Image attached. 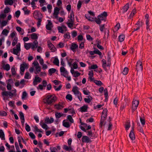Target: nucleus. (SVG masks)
I'll return each instance as SVG.
<instances>
[{"label": "nucleus", "instance_id": "obj_1", "mask_svg": "<svg viewBox=\"0 0 152 152\" xmlns=\"http://www.w3.org/2000/svg\"><path fill=\"white\" fill-rule=\"evenodd\" d=\"M107 15V13L106 12H104L103 13L99 15L98 16V19H96L95 21L98 24H100L101 23V21H106V17Z\"/></svg>", "mask_w": 152, "mask_h": 152}, {"label": "nucleus", "instance_id": "obj_2", "mask_svg": "<svg viewBox=\"0 0 152 152\" xmlns=\"http://www.w3.org/2000/svg\"><path fill=\"white\" fill-rule=\"evenodd\" d=\"M56 96L52 95H48L46 98L45 102L48 104L51 105L56 101Z\"/></svg>", "mask_w": 152, "mask_h": 152}, {"label": "nucleus", "instance_id": "obj_3", "mask_svg": "<svg viewBox=\"0 0 152 152\" xmlns=\"http://www.w3.org/2000/svg\"><path fill=\"white\" fill-rule=\"evenodd\" d=\"M143 69L142 62L139 60L137 61L136 65V69L137 72L141 71Z\"/></svg>", "mask_w": 152, "mask_h": 152}, {"label": "nucleus", "instance_id": "obj_4", "mask_svg": "<svg viewBox=\"0 0 152 152\" xmlns=\"http://www.w3.org/2000/svg\"><path fill=\"white\" fill-rule=\"evenodd\" d=\"M16 49H15L13 48V53L14 54L18 56H19L18 55V53L20 51V43H19L16 45Z\"/></svg>", "mask_w": 152, "mask_h": 152}, {"label": "nucleus", "instance_id": "obj_5", "mask_svg": "<svg viewBox=\"0 0 152 152\" xmlns=\"http://www.w3.org/2000/svg\"><path fill=\"white\" fill-rule=\"evenodd\" d=\"M1 94L2 96L3 97L9 96L10 97H12L13 96V93L11 92L4 91V90L2 92ZM3 99L4 100L5 99L4 97Z\"/></svg>", "mask_w": 152, "mask_h": 152}, {"label": "nucleus", "instance_id": "obj_6", "mask_svg": "<svg viewBox=\"0 0 152 152\" xmlns=\"http://www.w3.org/2000/svg\"><path fill=\"white\" fill-rule=\"evenodd\" d=\"M60 71L61 73V75L65 77H67L68 72L64 66H61L60 68Z\"/></svg>", "mask_w": 152, "mask_h": 152}, {"label": "nucleus", "instance_id": "obj_7", "mask_svg": "<svg viewBox=\"0 0 152 152\" xmlns=\"http://www.w3.org/2000/svg\"><path fill=\"white\" fill-rule=\"evenodd\" d=\"M139 103L138 101L136 100H133L132 102V108L133 111H135L137 108Z\"/></svg>", "mask_w": 152, "mask_h": 152}, {"label": "nucleus", "instance_id": "obj_8", "mask_svg": "<svg viewBox=\"0 0 152 152\" xmlns=\"http://www.w3.org/2000/svg\"><path fill=\"white\" fill-rule=\"evenodd\" d=\"M72 91L74 94L76 95H80L81 93L78 90V88L77 86H75L73 87L72 89Z\"/></svg>", "mask_w": 152, "mask_h": 152}, {"label": "nucleus", "instance_id": "obj_9", "mask_svg": "<svg viewBox=\"0 0 152 152\" xmlns=\"http://www.w3.org/2000/svg\"><path fill=\"white\" fill-rule=\"evenodd\" d=\"M81 140L83 142H91V141L90 139L87 136H83Z\"/></svg>", "mask_w": 152, "mask_h": 152}, {"label": "nucleus", "instance_id": "obj_10", "mask_svg": "<svg viewBox=\"0 0 152 152\" xmlns=\"http://www.w3.org/2000/svg\"><path fill=\"white\" fill-rule=\"evenodd\" d=\"M48 23L46 26V28L48 30H51L53 26V24L50 20H48Z\"/></svg>", "mask_w": 152, "mask_h": 152}, {"label": "nucleus", "instance_id": "obj_11", "mask_svg": "<svg viewBox=\"0 0 152 152\" xmlns=\"http://www.w3.org/2000/svg\"><path fill=\"white\" fill-rule=\"evenodd\" d=\"M133 130L134 128L133 127H132V130L131 131L129 134L130 138L132 140H134L135 139V136Z\"/></svg>", "mask_w": 152, "mask_h": 152}, {"label": "nucleus", "instance_id": "obj_12", "mask_svg": "<svg viewBox=\"0 0 152 152\" xmlns=\"http://www.w3.org/2000/svg\"><path fill=\"white\" fill-rule=\"evenodd\" d=\"M107 116H106L105 115L102 116L100 122V127H102L103 125L105 124H104V121L105 120V118Z\"/></svg>", "mask_w": 152, "mask_h": 152}, {"label": "nucleus", "instance_id": "obj_13", "mask_svg": "<svg viewBox=\"0 0 152 152\" xmlns=\"http://www.w3.org/2000/svg\"><path fill=\"white\" fill-rule=\"evenodd\" d=\"M2 63L3 65V69L7 71L9 70L10 68V66L9 64H7L6 65H5L4 61H2Z\"/></svg>", "mask_w": 152, "mask_h": 152}, {"label": "nucleus", "instance_id": "obj_14", "mask_svg": "<svg viewBox=\"0 0 152 152\" xmlns=\"http://www.w3.org/2000/svg\"><path fill=\"white\" fill-rule=\"evenodd\" d=\"M129 8V4L128 3H127L124 6L122 9V12L124 13L126 12Z\"/></svg>", "mask_w": 152, "mask_h": 152}, {"label": "nucleus", "instance_id": "obj_15", "mask_svg": "<svg viewBox=\"0 0 152 152\" xmlns=\"http://www.w3.org/2000/svg\"><path fill=\"white\" fill-rule=\"evenodd\" d=\"M40 124L43 129L45 130H48L49 129V128L48 127L47 125L44 123L40 122Z\"/></svg>", "mask_w": 152, "mask_h": 152}, {"label": "nucleus", "instance_id": "obj_16", "mask_svg": "<svg viewBox=\"0 0 152 152\" xmlns=\"http://www.w3.org/2000/svg\"><path fill=\"white\" fill-rule=\"evenodd\" d=\"M31 43V48L32 49L37 48L38 42L37 40H35L33 43Z\"/></svg>", "mask_w": 152, "mask_h": 152}, {"label": "nucleus", "instance_id": "obj_17", "mask_svg": "<svg viewBox=\"0 0 152 152\" xmlns=\"http://www.w3.org/2000/svg\"><path fill=\"white\" fill-rule=\"evenodd\" d=\"M88 108V106L86 105H84L82 107H80V111L81 112H86L87 111Z\"/></svg>", "mask_w": 152, "mask_h": 152}, {"label": "nucleus", "instance_id": "obj_18", "mask_svg": "<svg viewBox=\"0 0 152 152\" xmlns=\"http://www.w3.org/2000/svg\"><path fill=\"white\" fill-rule=\"evenodd\" d=\"M13 3V2L12 0H6L5 1L4 4L5 5H11Z\"/></svg>", "mask_w": 152, "mask_h": 152}, {"label": "nucleus", "instance_id": "obj_19", "mask_svg": "<svg viewBox=\"0 0 152 152\" xmlns=\"http://www.w3.org/2000/svg\"><path fill=\"white\" fill-rule=\"evenodd\" d=\"M31 47V43H26L24 44V47L25 48L28 50Z\"/></svg>", "mask_w": 152, "mask_h": 152}, {"label": "nucleus", "instance_id": "obj_20", "mask_svg": "<svg viewBox=\"0 0 152 152\" xmlns=\"http://www.w3.org/2000/svg\"><path fill=\"white\" fill-rule=\"evenodd\" d=\"M78 46L77 45L74 43H72L70 47V49L74 51L75 49L78 48Z\"/></svg>", "mask_w": 152, "mask_h": 152}, {"label": "nucleus", "instance_id": "obj_21", "mask_svg": "<svg viewBox=\"0 0 152 152\" xmlns=\"http://www.w3.org/2000/svg\"><path fill=\"white\" fill-rule=\"evenodd\" d=\"M56 117L57 118H59L63 116L64 114L61 113L56 112L55 114Z\"/></svg>", "mask_w": 152, "mask_h": 152}, {"label": "nucleus", "instance_id": "obj_22", "mask_svg": "<svg viewBox=\"0 0 152 152\" xmlns=\"http://www.w3.org/2000/svg\"><path fill=\"white\" fill-rule=\"evenodd\" d=\"M33 64L35 66L36 71L35 72V73L37 74L38 72V63L37 61H34Z\"/></svg>", "mask_w": 152, "mask_h": 152}, {"label": "nucleus", "instance_id": "obj_23", "mask_svg": "<svg viewBox=\"0 0 152 152\" xmlns=\"http://www.w3.org/2000/svg\"><path fill=\"white\" fill-rule=\"evenodd\" d=\"M70 19L68 20L69 22H74V13L73 12H72L70 14Z\"/></svg>", "mask_w": 152, "mask_h": 152}, {"label": "nucleus", "instance_id": "obj_24", "mask_svg": "<svg viewBox=\"0 0 152 152\" xmlns=\"http://www.w3.org/2000/svg\"><path fill=\"white\" fill-rule=\"evenodd\" d=\"M56 71V69L53 68H52L48 70V73L50 75H51L52 74L54 73Z\"/></svg>", "mask_w": 152, "mask_h": 152}, {"label": "nucleus", "instance_id": "obj_25", "mask_svg": "<svg viewBox=\"0 0 152 152\" xmlns=\"http://www.w3.org/2000/svg\"><path fill=\"white\" fill-rule=\"evenodd\" d=\"M65 120H64L63 121V126L66 128H69L70 127V125L69 124V123L68 122H65Z\"/></svg>", "mask_w": 152, "mask_h": 152}, {"label": "nucleus", "instance_id": "obj_26", "mask_svg": "<svg viewBox=\"0 0 152 152\" xmlns=\"http://www.w3.org/2000/svg\"><path fill=\"white\" fill-rule=\"evenodd\" d=\"M60 9L57 7H56L54 9V12L53 13V15H57L59 13Z\"/></svg>", "mask_w": 152, "mask_h": 152}, {"label": "nucleus", "instance_id": "obj_27", "mask_svg": "<svg viewBox=\"0 0 152 152\" xmlns=\"http://www.w3.org/2000/svg\"><path fill=\"white\" fill-rule=\"evenodd\" d=\"M0 137L2 140H4L5 139L4 133L1 129H0Z\"/></svg>", "mask_w": 152, "mask_h": 152}, {"label": "nucleus", "instance_id": "obj_28", "mask_svg": "<svg viewBox=\"0 0 152 152\" xmlns=\"http://www.w3.org/2000/svg\"><path fill=\"white\" fill-rule=\"evenodd\" d=\"M31 39H37V34L35 33H33L30 35Z\"/></svg>", "mask_w": 152, "mask_h": 152}, {"label": "nucleus", "instance_id": "obj_29", "mask_svg": "<svg viewBox=\"0 0 152 152\" xmlns=\"http://www.w3.org/2000/svg\"><path fill=\"white\" fill-rule=\"evenodd\" d=\"M55 108L58 110H60L62 109L64 106L61 104H58L55 105Z\"/></svg>", "mask_w": 152, "mask_h": 152}, {"label": "nucleus", "instance_id": "obj_30", "mask_svg": "<svg viewBox=\"0 0 152 152\" xmlns=\"http://www.w3.org/2000/svg\"><path fill=\"white\" fill-rule=\"evenodd\" d=\"M53 63L57 66H59V61L57 58H55L53 62Z\"/></svg>", "mask_w": 152, "mask_h": 152}, {"label": "nucleus", "instance_id": "obj_31", "mask_svg": "<svg viewBox=\"0 0 152 152\" xmlns=\"http://www.w3.org/2000/svg\"><path fill=\"white\" fill-rule=\"evenodd\" d=\"M18 39L17 37H15L12 43V45L13 46H14L17 44L18 42Z\"/></svg>", "mask_w": 152, "mask_h": 152}, {"label": "nucleus", "instance_id": "obj_32", "mask_svg": "<svg viewBox=\"0 0 152 152\" xmlns=\"http://www.w3.org/2000/svg\"><path fill=\"white\" fill-rule=\"evenodd\" d=\"M20 118L21 120L25 121L24 116L23 113L22 112H20L19 113Z\"/></svg>", "mask_w": 152, "mask_h": 152}, {"label": "nucleus", "instance_id": "obj_33", "mask_svg": "<svg viewBox=\"0 0 152 152\" xmlns=\"http://www.w3.org/2000/svg\"><path fill=\"white\" fill-rule=\"evenodd\" d=\"M67 119L71 123H74V120L72 118V116L69 115L67 116Z\"/></svg>", "mask_w": 152, "mask_h": 152}, {"label": "nucleus", "instance_id": "obj_34", "mask_svg": "<svg viewBox=\"0 0 152 152\" xmlns=\"http://www.w3.org/2000/svg\"><path fill=\"white\" fill-rule=\"evenodd\" d=\"M118 38L120 42H122L124 39L125 36L124 35H121L119 36Z\"/></svg>", "mask_w": 152, "mask_h": 152}, {"label": "nucleus", "instance_id": "obj_35", "mask_svg": "<svg viewBox=\"0 0 152 152\" xmlns=\"http://www.w3.org/2000/svg\"><path fill=\"white\" fill-rule=\"evenodd\" d=\"M66 98L70 101H71L72 99V97L71 95L68 94L66 96Z\"/></svg>", "mask_w": 152, "mask_h": 152}, {"label": "nucleus", "instance_id": "obj_36", "mask_svg": "<svg viewBox=\"0 0 152 152\" xmlns=\"http://www.w3.org/2000/svg\"><path fill=\"white\" fill-rule=\"evenodd\" d=\"M9 32V31L7 30L6 29H4L2 32V34L3 35H5L6 36H7Z\"/></svg>", "mask_w": 152, "mask_h": 152}, {"label": "nucleus", "instance_id": "obj_37", "mask_svg": "<svg viewBox=\"0 0 152 152\" xmlns=\"http://www.w3.org/2000/svg\"><path fill=\"white\" fill-rule=\"evenodd\" d=\"M64 37L65 39H69L70 38V33L69 32H67L65 34L64 36Z\"/></svg>", "mask_w": 152, "mask_h": 152}, {"label": "nucleus", "instance_id": "obj_38", "mask_svg": "<svg viewBox=\"0 0 152 152\" xmlns=\"http://www.w3.org/2000/svg\"><path fill=\"white\" fill-rule=\"evenodd\" d=\"M33 16L34 18L38 20V11H34L33 14Z\"/></svg>", "mask_w": 152, "mask_h": 152}, {"label": "nucleus", "instance_id": "obj_39", "mask_svg": "<svg viewBox=\"0 0 152 152\" xmlns=\"http://www.w3.org/2000/svg\"><path fill=\"white\" fill-rule=\"evenodd\" d=\"M74 22H67V24L68 26V27L70 28H71L73 26Z\"/></svg>", "mask_w": 152, "mask_h": 152}, {"label": "nucleus", "instance_id": "obj_40", "mask_svg": "<svg viewBox=\"0 0 152 152\" xmlns=\"http://www.w3.org/2000/svg\"><path fill=\"white\" fill-rule=\"evenodd\" d=\"M39 1L40 3V6L41 7L43 6L44 4L46 3L45 0H39Z\"/></svg>", "mask_w": 152, "mask_h": 152}, {"label": "nucleus", "instance_id": "obj_41", "mask_svg": "<svg viewBox=\"0 0 152 152\" xmlns=\"http://www.w3.org/2000/svg\"><path fill=\"white\" fill-rule=\"evenodd\" d=\"M128 72V68L125 67L124 69L123 72V73L124 75H126L127 74Z\"/></svg>", "mask_w": 152, "mask_h": 152}, {"label": "nucleus", "instance_id": "obj_42", "mask_svg": "<svg viewBox=\"0 0 152 152\" xmlns=\"http://www.w3.org/2000/svg\"><path fill=\"white\" fill-rule=\"evenodd\" d=\"M94 52L95 54H96L99 55V56H101L102 53L98 49H95L94 50Z\"/></svg>", "mask_w": 152, "mask_h": 152}, {"label": "nucleus", "instance_id": "obj_43", "mask_svg": "<svg viewBox=\"0 0 152 152\" xmlns=\"http://www.w3.org/2000/svg\"><path fill=\"white\" fill-rule=\"evenodd\" d=\"M130 122H126L125 126V129L126 130H128L130 127Z\"/></svg>", "mask_w": 152, "mask_h": 152}, {"label": "nucleus", "instance_id": "obj_44", "mask_svg": "<svg viewBox=\"0 0 152 152\" xmlns=\"http://www.w3.org/2000/svg\"><path fill=\"white\" fill-rule=\"evenodd\" d=\"M22 9L24 11L25 14L28 15L29 14L30 11L27 10L26 7L23 8Z\"/></svg>", "mask_w": 152, "mask_h": 152}, {"label": "nucleus", "instance_id": "obj_45", "mask_svg": "<svg viewBox=\"0 0 152 152\" xmlns=\"http://www.w3.org/2000/svg\"><path fill=\"white\" fill-rule=\"evenodd\" d=\"M94 82L96 85L99 86H101L102 84V82L100 80H95L94 81Z\"/></svg>", "mask_w": 152, "mask_h": 152}, {"label": "nucleus", "instance_id": "obj_46", "mask_svg": "<svg viewBox=\"0 0 152 152\" xmlns=\"http://www.w3.org/2000/svg\"><path fill=\"white\" fill-rule=\"evenodd\" d=\"M25 125H26L25 129L26 130V131L28 132H29L30 131L31 129H30V126L27 123H26L25 124Z\"/></svg>", "mask_w": 152, "mask_h": 152}, {"label": "nucleus", "instance_id": "obj_47", "mask_svg": "<svg viewBox=\"0 0 152 152\" xmlns=\"http://www.w3.org/2000/svg\"><path fill=\"white\" fill-rule=\"evenodd\" d=\"M47 7L48 10V12L50 13L51 12V10L52 9V7L51 5L49 4L48 5Z\"/></svg>", "mask_w": 152, "mask_h": 152}, {"label": "nucleus", "instance_id": "obj_48", "mask_svg": "<svg viewBox=\"0 0 152 152\" xmlns=\"http://www.w3.org/2000/svg\"><path fill=\"white\" fill-rule=\"evenodd\" d=\"M39 61L41 65L43 64L44 63V60L40 56H39Z\"/></svg>", "mask_w": 152, "mask_h": 152}, {"label": "nucleus", "instance_id": "obj_49", "mask_svg": "<svg viewBox=\"0 0 152 152\" xmlns=\"http://www.w3.org/2000/svg\"><path fill=\"white\" fill-rule=\"evenodd\" d=\"M38 82V77L37 76L35 77V79L33 81V84L34 86L36 85Z\"/></svg>", "mask_w": 152, "mask_h": 152}, {"label": "nucleus", "instance_id": "obj_50", "mask_svg": "<svg viewBox=\"0 0 152 152\" xmlns=\"http://www.w3.org/2000/svg\"><path fill=\"white\" fill-rule=\"evenodd\" d=\"M62 86V85H60L58 88H56V86H54V88L56 91H58L61 89Z\"/></svg>", "mask_w": 152, "mask_h": 152}, {"label": "nucleus", "instance_id": "obj_51", "mask_svg": "<svg viewBox=\"0 0 152 152\" xmlns=\"http://www.w3.org/2000/svg\"><path fill=\"white\" fill-rule=\"evenodd\" d=\"M27 96V94L26 91H23V93L22 96V99H25L26 97Z\"/></svg>", "mask_w": 152, "mask_h": 152}, {"label": "nucleus", "instance_id": "obj_52", "mask_svg": "<svg viewBox=\"0 0 152 152\" xmlns=\"http://www.w3.org/2000/svg\"><path fill=\"white\" fill-rule=\"evenodd\" d=\"M82 5V2L81 1H79L77 4V8L78 10H79L81 6Z\"/></svg>", "mask_w": 152, "mask_h": 152}, {"label": "nucleus", "instance_id": "obj_53", "mask_svg": "<svg viewBox=\"0 0 152 152\" xmlns=\"http://www.w3.org/2000/svg\"><path fill=\"white\" fill-rule=\"evenodd\" d=\"M98 67V66L96 64H93L91 66V67H89V69H96Z\"/></svg>", "mask_w": 152, "mask_h": 152}, {"label": "nucleus", "instance_id": "obj_54", "mask_svg": "<svg viewBox=\"0 0 152 152\" xmlns=\"http://www.w3.org/2000/svg\"><path fill=\"white\" fill-rule=\"evenodd\" d=\"M107 109H104L103 110V112H102V115H105L106 116H107Z\"/></svg>", "mask_w": 152, "mask_h": 152}, {"label": "nucleus", "instance_id": "obj_55", "mask_svg": "<svg viewBox=\"0 0 152 152\" xmlns=\"http://www.w3.org/2000/svg\"><path fill=\"white\" fill-rule=\"evenodd\" d=\"M26 64H23V65H21L20 67V69L21 71L23 72L25 71V66Z\"/></svg>", "mask_w": 152, "mask_h": 152}, {"label": "nucleus", "instance_id": "obj_56", "mask_svg": "<svg viewBox=\"0 0 152 152\" xmlns=\"http://www.w3.org/2000/svg\"><path fill=\"white\" fill-rule=\"evenodd\" d=\"M104 95L105 96L106 99L107 98V97H108V92L107 91V89L106 88H105L104 90Z\"/></svg>", "mask_w": 152, "mask_h": 152}, {"label": "nucleus", "instance_id": "obj_57", "mask_svg": "<svg viewBox=\"0 0 152 152\" xmlns=\"http://www.w3.org/2000/svg\"><path fill=\"white\" fill-rule=\"evenodd\" d=\"M50 149L51 152H56L57 150V148L55 147H52L50 148Z\"/></svg>", "mask_w": 152, "mask_h": 152}, {"label": "nucleus", "instance_id": "obj_58", "mask_svg": "<svg viewBox=\"0 0 152 152\" xmlns=\"http://www.w3.org/2000/svg\"><path fill=\"white\" fill-rule=\"evenodd\" d=\"M49 49L52 52H55L57 50L56 48L55 47L54 45H53V46L51 47Z\"/></svg>", "mask_w": 152, "mask_h": 152}, {"label": "nucleus", "instance_id": "obj_59", "mask_svg": "<svg viewBox=\"0 0 152 152\" xmlns=\"http://www.w3.org/2000/svg\"><path fill=\"white\" fill-rule=\"evenodd\" d=\"M104 28H105L104 24L102 25H100L99 26V29L101 31L103 32V30Z\"/></svg>", "mask_w": 152, "mask_h": 152}, {"label": "nucleus", "instance_id": "obj_60", "mask_svg": "<svg viewBox=\"0 0 152 152\" xmlns=\"http://www.w3.org/2000/svg\"><path fill=\"white\" fill-rule=\"evenodd\" d=\"M10 12V8L8 7H6L4 10V13H7Z\"/></svg>", "mask_w": 152, "mask_h": 152}, {"label": "nucleus", "instance_id": "obj_61", "mask_svg": "<svg viewBox=\"0 0 152 152\" xmlns=\"http://www.w3.org/2000/svg\"><path fill=\"white\" fill-rule=\"evenodd\" d=\"M7 21L6 20L3 21L1 23V26L2 27H3L7 25Z\"/></svg>", "mask_w": 152, "mask_h": 152}, {"label": "nucleus", "instance_id": "obj_62", "mask_svg": "<svg viewBox=\"0 0 152 152\" xmlns=\"http://www.w3.org/2000/svg\"><path fill=\"white\" fill-rule=\"evenodd\" d=\"M58 30L59 32L63 33L64 32V30L63 28L61 26H59L58 27Z\"/></svg>", "mask_w": 152, "mask_h": 152}, {"label": "nucleus", "instance_id": "obj_63", "mask_svg": "<svg viewBox=\"0 0 152 152\" xmlns=\"http://www.w3.org/2000/svg\"><path fill=\"white\" fill-rule=\"evenodd\" d=\"M72 35L73 38L76 37L77 35V32L75 31H73L72 33Z\"/></svg>", "mask_w": 152, "mask_h": 152}, {"label": "nucleus", "instance_id": "obj_64", "mask_svg": "<svg viewBox=\"0 0 152 152\" xmlns=\"http://www.w3.org/2000/svg\"><path fill=\"white\" fill-rule=\"evenodd\" d=\"M29 135L32 139H34L35 138V136L33 133L31 132H30L29 133Z\"/></svg>", "mask_w": 152, "mask_h": 152}]
</instances>
